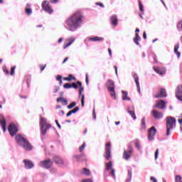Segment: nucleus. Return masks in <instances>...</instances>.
<instances>
[{
    "instance_id": "19",
    "label": "nucleus",
    "mask_w": 182,
    "mask_h": 182,
    "mask_svg": "<svg viewBox=\"0 0 182 182\" xmlns=\"http://www.w3.org/2000/svg\"><path fill=\"white\" fill-rule=\"evenodd\" d=\"M73 158L76 159L77 161H86V156L85 155V153L79 155H74Z\"/></svg>"
},
{
    "instance_id": "7",
    "label": "nucleus",
    "mask_w": 182,
    "mask_h": 182,
    "mask_svg": "<svg viewBox=\"0 0 182 182\" xmlns=\"http://www.w3.org/2000/svg\"><path fill=\"white\" fill-rule=\"evenodd\" d=\"M53 164V163L52 162V160H50V159L41 161L39 163L40 167H42L43 168H46L47 170H48V168H50Z\"/></svg>"
},
{
    "instance_id": "22",
    "label": "nucleus",
    "mask_w": 182,
    "mask_h": 182,
    "mask_svg": "<svg viewBox=\"0 0 182 182\" xmlns=\"http://www.w3.org/2000/svg\"><path fill=\"white\" fill-rule=\"evenodd\" d=\"M133 77L135 80V83H136V85L137 87L138 92H139V93H140V83L139 82V75H137L136 73H134L133 75Z\"/></svg>"
},
{
    "instance_id": "47",
    "label": "nucleus",
    "mask_w": 182,
    "mask_h": 182,
    "mask_svg": "<svg viewBox=\"0 0 182 182\" xmlns=\"http://www.w3.org/2000/svg\"><path fill=\"white\" fill-rule=\"evenodd\" d=\"M115 173H116V171H114V169L112 168L111 174L114 177V178L116 177Z\"/></svg>"
},
{
    "instance_id": "29",
    "label": "nucleus",
    "mask_w": 182,
    "mask_h": 182,
    "mask_svg": "<svg viewBox=\"0 0 182 182\" xmlns=\"http://www.w3.org/2000/svg\"><path fill=\"white\" fill-rule=\"evenodd\" d=\"M25 11H26V14H27V15L32 14V9H31V5L29 4H27Z\"/></svg>"
},
{
    "instance_id": "4",
    "label": "nucleus",
    "mask_w": 182,
    "mask_h": 182,
    "mask_svg": "<svg viewBox=\"0 0 182 182\" xmlns=\"http://www.w3.org/2000/svg\"><path fill=\"white\" fill-rule=\"evenodd\" d=\"M166 136H170V130L176 129V123H177V120L176 119L175 117H167L166 118Z\"/></svg>"
},
{
    "instance_id": "2",
    "label": "nucleus",
    "mask_w": 182,
    "mask_h": 182,
    "mask_svg": "<svg viewBox=\"0 0 182 182\" xmlns=\"http://www.w3.org/2000/svg\"><path fill=\"white\" fill-rule=\"evenodd\" d=\"M16 141L19 146L24 149V150H26V151H32V150H33V146L30 144L26 138L21 134H17L16 136Z\"/></svg>"
},
{
    "instance_id": "56",
    "label": "nucleus",
    "mask_w": 182,
    "mask_h": 182,
    "mask_svg": "<svg viewBox=\"0 0 182 182\" xmlns=\"http://www.w3.org/2000/svg\"><path fill=\"white\" fill-rule=\"evenodd\" d=\"M153 114H161V113H159L157 110H153L152 111Z\"/></svg>"
},
{
    "instance_id": "27",
    "label": "nucleus",
    "mask_w": 182,
    "mask_h": 182,
    "mask_svg": "<svg viewBox=\"0 0 182 182\" xmlns=\"http://www.w3.org/2000/svg\"><path fill=\"white\" fill-rule=\"evenodd\" d=\"M63 80H66L67 82H72V80H76V77H73L72 74L68 75V77H65L63 78Z\"/></svg>"
},
{
    "instance_id": "46",
    "label": "nucleus",
    "mask_w": 182,
    "mask_h": 182,
    "mask_svg": "<svg viewBox=\"0 0 182 182\" xmlns=\"http://www.w3.org/2000/svg\"><path fill=\"white\" fill-rule=\"evenodd\" d=\"M158 157H159V149H157L155 151V160H157Z\"/></svg>"
},
{
    "instance_id": "60",
    "label": "nucleus",
    "mask_w": 182,
    "mask_h": 182,
    "mask_svg": "<svg viewBox=\"0 0 182 182\" xmlns=\"http://www.w3.org/2000/svg\"><path fill=\"white\" fill-rule=\"evenodd\" d=\"M20 97H21V99H25V100L28 99V97L24 96V95H20Z\"/></svg>"
},
{
    "instance_id": "48",
    "label": "nucleus",
    "mask_w": 182,
    "mask_h": 182,
    "mask_svg": "<svg viewBox=\"0 0 182 182\" xmlns=\"http://www.w3.org/2000/svg\"><path fill=\"white\" fill-rule=\"evenodd\" d=\"M135 147L137 149V150H140V144L139 142H135Z\"/></svg>"
},
{
    "instance_id": "20",
    "label": "nucleus",
    "mask_w": 182,
    "mask_h": 182,
    "mask_svg": "<svg viewBox=\"0 0 182 182\" xmlns=\"http://www.w3.org/2000/svg\"><path fill=\"white\" fill-rule=\"evenodd\" d=\"M154 70L156 72V73H158V75H165L166 74V70L163 68H159V67H154Z\"/></svg>"
},
{
    "instance_id": "24",
    "label": "nucleus",
    "mask_w": 182,
    "mask_h": 182,
    "mask_svg": "<svg viewBox=\"0 0 182 182\" xmlns=\"http://www.w3.org/2000/svg\"><path fill=\"white\" fill-rule=\"evenodd\" d=\"M59 102H61L63 103V105H64L65 106L68 105V100H66L63 97H60L57 98V102L59 103Z\"/></svg>"
},
{
    "instance_id": "23",
    "label": "nucleus",
    "mask_w": 182,
    "mask_h": 182,
    "mask_svg": "<svg viewBox=\"0 0 182 182\" xmlns=\"http://www.w3.org/2000/svg\"><path fill=\"white\" fill-rule=\"evenodd\" d=\"M53 161H55V164H63V160L58 156H55L53 157Z\"/></svg>"
},
{
    "instance_id": "3",
    "label": "nucleus",
    "mask_w": 182,
    "mask_h": 182,
    "mask_svg": "<svg viewBox=\"0 0 182 182\" xmlns=\"http://www.w3.org/2000/svg\"><path fill=\"white\" fill-rule=\"evenodd\" d=\"M39 126L41 136H45L48 130L52 127V124L48 122V119L42 116H40Z\"/></svg>"
},
{
    "instance_id": "52",
    "label": "nucleus",
    "mask_w": 182,
    "mask_h": 182,
    "mask_svg": "<svg viewBox=\"0 0 182 182\" xmlns=\"http://www.w3.org/2000/svg\"><path fill=\"white\" fill-rule=\"evenodd\" d=\"M85 82L87 85H89V77L87 74H86V76H85Z\"/></svg>"
},
{
    "instance_id": "50",
    "label": "nucleus",
    "mask_w": 182,
    "mask_h": 182,
    "mask_svg": "<svg viewBox=\"0 0 182 182\" xmlns=\"http://www.w3.org/2000/svg\"><path fill=\"white\" fill-rule=\"evenodd\" d=\"M58 129H62V127L60 126V124H59V122H58V119L55 120Z\"/></svg>"
},
{
    "instance_id": "35",
    "label": "nucleus",
    "mask_w": 182,
    "mask_h": 182,
    "mask_svg": "<svg viewBox=\"0 0 182 182\" xmlns=\"http://www.w3.org/2000/svg\"><path fill=\"white\" fill-rule=\"evenodd\" d=\"M64 89H71L72 88V84L70 83H65L63 85Z\"/></svg>"
},
{
    "instance_id": "5",
    "label": "nucleus",
    "mask_w": 182,
    "mask_h": 182,
    "mask_svg": "<svg viewBox=\"0 0 182 182\" xmlns=\"http://www.w3.org/2000/svg\"><path fill=\"white\" fill-rule=\"evenodd\" d=\"M107 88L110 93L111 97L116 100V91H114V81L109 79L107 82Z\"/></svg>"
},
{
    "instance_id": "34",
    "label": "nucleus",
    "mask_w": 182,
    "mask_h": 182,
    "mask_svg": "<svg viewBox=\"0 0 182 182\" xmlns=\"http://www.w3.org/2000/svg\"><path fill=\"white\" fill-rule=\"evenodd\" d=\"M113 164L112 163V161H109L108 164H106V170H110Z\"/></svg>"
},
{
    "instance_id": "28",
    "label": "nucleus",
    "mask_w": 182,
    "mask_h": 182,
    "mask_svg": "<svg viewBox=\"0 0 182 182\" xmlns=\"http://www.w3.org/2000/svg\"><path fill=\"white\" fill-rule=\"evenodd\" d=\"M89 41H91L92 42L102 41H105V38L99 36H95L93 38H90Z\"/></svg>"
},
{
    "instance_id": "54",
    "label": "nucleus",
    "mask_w": 182,
    "mask_h": 182,
    "mask_svg": "<svg viewBox=\"0 0 182 182\" xmlns=\"http://www.w3.org/2000/svg\"><path fill=\"white\" fill-rule=\"evenodd\" d=\"M45 68H46V64L44 66L40 65L41 71L42 72L45 70Z\"/></svg>"
},
{
    "instance_id": "14",
    "label": "nucleus",
    "mask_w": 182,
    "mask_h": 182,
    "mask_svg": "<svg viewBox=\"0 0 182 182\" xmlns=\"http://www.w3.org/2000/svg\"><path fill=\"white\" fill-rule=\"evenodd\" d=\"M75 41H76V38H73V37L67 38L65 41V43L63 45V49H67V48H69V46H70V45H72V43H73V42H75Z\"/></svg>"
},
{
    "instance_id": "32",
    "label": "nucleus",
    "mask_w": 182,
    "mask_h": 182,
    "mask_svg": "<svg viewBox=\"0 0 182 182\" xmlns=\"http://www.w3.org/2000/svg\"><path fill=\"white\" fill-rule=\"evenodd\" d=\"M76 112H79V107H75L73 109L68 112L67 114H73V113H76Z\"/></svg>"
},
{
    "instance_id": "21",
    "label": "nucleus",
    "mask_w": 182,
    "mask_h": 182,
    "mask_svg": "<svg viewBox=\"0 0 182 182\" xmlns=\"http://www.w3.org/2000/svg\"><path fill=\"white\" fill-rule=\"evenodd\" d=\"M156 106L157 109H164V107H166V102H164V100H161L157 102Z\"/></svg>"
},
{
    "instance_id": "1",
    "label": "nucleus",
    "mask_w": 182,
    "mask_h": 182,
    "mask_svg": "<svg viewBox=\"0 0 182 182\" xmlns=\"http://www.w3.org/2000/svg\"><path fill=\"white\" fill-rule=\"evenodd\" d=\"M84 18L83 14L79 11L71 15L67 21H65L66 25H68L69 28V31L75 32L83 22Z\"/></svg>"
},
{
    "instance_id": "33",
    "label": "nucleus",
    "mask_w": 182,
    "mask_h": 182,
    "mask_svg": "<svg viewBox=\"0 0 182 182\" xmlns=\"http://www.w3.org/2000/svg\"><path fill=\"white\" fill-rule=\"evenodd\" d=\"M82 174H85L86 176H90V171L89 169L84 168L82 169Z\"/></svg>"
},
{
    "instance_id": "61",
    "label": "nucleus",
    "mask_w": 182,
    "mask_h": 182,
    "mask_svg": "<svg viewBox=\"0 0 182 182\" xmlns=\"http://www.w3.org/2000/svg\"><path fill=\"white\" fill-rule=\"evenodd\" d=\"M77 85H78L80 87H82V82L80 81H77Z\"/></svg>"
},
{
    "instance_id": "38",
    "label": "nucleus",
    "mask_w": 182,
    "mask_h": 182,
    "mask_svg": "<svg viewBox=\"0 0 182 182\" xmlns=\"http://www.w3.org/2000/svg\"><path fill=\"white\" fill-rule=\"evenodd\" d=\"M153 116L154 119H156V120H160V119H163L162 114H154Z\"/></svg>"
},
{
    "instance_id": "62",
    "label": "nucleus",
    "mask_w": 182,
    "mask_h": 182,
    "mask_svg": "<svg viewBox=\"0 0 182 182\" xmlns=\"http://www.w3.org/2000/svg\"><path fill=\"white\" fill-rule=\"evenodd\" d=\"M131 116L134 120H136V119H137V117H136V114H132Z\"/></svg>"
},
{
    "instance_id": "25",
    "label": "nucleus",
    "mask_w": 182,
    "mask_h": 182,
    "mask_svg": "<svg viewBox=\"0 0 182 182\" xmlns=\"http://www.w3.org/2000/svg\"><path fill=\"white\" fill-rule=\"evenodd\" d=\"M180 48V43H178L176 45H175L174 46V53H176V55L178 56V58H180L181 56V53L180 52H178V49Z\"/></svg>"
},
{
    "instance_id": "17",
    "label": "nucleus",
    "mask_w": 182,
    "mask_h": 182,
    "mask_svg": "<svg viewBox=\"0 0 182 182\" xmlns=\"http://www.w3.org/2000/svg\"><path fill=\"white\" fill-rule=\"evenodd\" d=\"M23 163H24L25 168H26L27 170L33 168V167L35 166V164H33L31 161L28 159H24L23 161Z\"/></svg>"
},
{
    "instance_id": "42",
    "label": "nucleus",
    "mask_w": 182,
    "mask_h": 182,
    "mask_svg": "<svg viewBox=\"0 0 182 182\" xmlns=\"http://www.w3.org/2000/svg\"><path fill=\"white\" fill-rule=\"evenodd\" d=\"M139 10L141 12H144V9L143 8V4H141V1H139Z\"/></svg>"
},
{
    "instance_id": "64",
    "label": "nucleus",
    "mask_w": 182,
    "mask_h": 182,
    "mask_svg": "<svg viewBox=\"0 0 182 182\" xmlns=\"http://www.w3.org/2000/svg\"><path fill=\"white\" fill-rule=\"evenodd\" d=\"M178 122L179 124H182V118L178 119Z\"/></svg>"
},
{
    "instance_id": "37",
    "label": "nucleus",
    "mask_w": 182,
    "mask_h": 182,
    "mask_svg": "<svg viewBox=\"0 0 182 182\" xmlns=\"http://www.w3.org/2000/svg\"><path fill=\"white\" fill-rule=\"evenodd\" d=\"M127 112H128L129 114H134V108L129 107L127 109Z\"/></svg>"
},
{
    "instance_id": "8",
    "label": "nucleus",
    "mask_w": 182,
    "mask_h": 182,
    "mask_svg": "<svg viewBox=\"0 0 182 182\" xmlns=\"http://www.w3.org/2000/svg\"><path fill=\"white\" fill-rule=\"evenodd\" d=\"M42 8L45 12H47V14H53V9H52V6H50L49 1H43L42 3Z\"/></svg>"
},
{
    "instance_id": "11",
    "label": "nucleus",
    "mask_w": 182,
    "mask_h": 182,
    "mask_svg": "<svg viewBox=\"0 0 182 182\" xmlns=\"http://www.w3.org/2000/svg\"><path fill=\"white\" fill-rule=\"evenodd\" d=\"M8 130L12 137H14V136L18 133V128L16 127V125H15L13 122L11 123L9 126Z\"/></svg>"
},
{
    "instance_id": "57",
    "label": "nucleus",
    "mask_w": 182,
    "mask_h": 182,
    "mask_svg": "<svg viewBox=\"0 0 182 182\" xmlns=\"http://www.w3.org/2000/svg\"><path fill=\"white\" fill-rule=\"evenodd\" d=\"M51 4H56L59 2V0H50Z\"/></svg>"
},
{
    "instance_id": "59",
    "label": "nucleus",
    "mask_w": 182,
    "mask_h": 182,
    "mask_svg": "<svg viewBox=\"0 0 182 182\" xmlns=\"http://www.w3.org/2000/svg\"><path fill=\"white\" fill-rule=\"evenodd\" d=\"M108 52H109V55L110 58H112V49L108 48Z\"/></svg>"
},
{
    "instance_id": "45",
    "label": "nucleus",
    "mask_w": 182,
    "mask_h": 182,
    "mask_svg": "<svg viewBox=\"0 0 182 182\" xmlns=\"http://www.w3.org/2000/svg\"><path fill=\"white\" fill-rule=\"evenodd\" d=\"M83 90H85V88H83V87H80V90H79V95L82 96V92H83Z\"/></svg>"
},
{
    "instance_id": "55",
    "label": "nucleus",
    "mask_w": 182,
    "mask_h": 182,
    "mask_svg": "<svg viewBox=\"0 0 182 182\" xmlns=\"http://www.w3.org/2000/svg\"><path fill=\"white\" fill-rule=\"evenodd\" d=\"M96 5H99V6H101V8H105V5L102 3H97Z\"/></svg>"
},
{
    "instance_id": "10",
    "label": "nucleus",
    "mask_w": 182,
    "mask_h": 182,
    "mask_svg": "<svg viewBox=\"0 0 182 182\" xmlns=\"http://www.w3.org/2000/svg\"><path fill=\"white\" fill-rule=\"evenodd\" d=\"M156 133H157V129L154 126L151 127L148 131V140H150L151 141L154 140Z\"/></svg>"
},
{
    "instance_id": "15",
    "label": "nucleus",
    "mask_w": 182,
    "mask_h": 182,
    "mask_svg": "<svg viewBox=\"0 0 182 182\" xmlns=\"http://www.w3.org/2000/svg\"><path fill=\"white\" fill-rule=\"evenodd\" d=\"M176 96L178 100H181V102H182V85L177 86Z\"/></svg>"
},
{
    "instance_id": "63",
    "label": "nucleus",
    "mask_w": 182,
    "mask_h": 182,
    "mask_svg": "<svg viewBox=\"0 0 182 182\" xmlns=\"http://www.w3.org/2000/svg\"><path fill=\"white\" fill-rule=\"evenodd\" d=\"M82 182H92V179H85Z\"/></svg>"
},
{
    "instance_id": "49",
    "label": "nucleus",
    "mask_w": 182,
    "mask_h": 182,
    "mask_svg": "<svg viewBox=\"0 0 182 182\" xmlns=\"http://www.w3.org/2000/svg\"><path fill=\"white\" fill-rule=\"evenodd\" d=\"M177 28L178 29H182V21H180L178 25H177Z\"/></svg>"
},
{
    "instance_id": "18",
    "label": "nucleus",
    "mask_w": 182,
    "mask_h": 182,
    "mask_svg": "<svg viewBox=\"0 0 182 182\" xmlns=\"http://www.w3.org/2000/svg\"><path fill=\"white\" fill-rule=\"evenodd\" d=\"M110 23L112 25V26H117V25H119L117 16L114 14L110 17Z\"/></svg>"
},
{
    "instance_id": "40",
    "label": "nucleus",
    "mask_w": 182,
    "mask_h": 182,
    "mask_svg": "<svg viewBox=\"0 0 182 182\" xmlns=\"http://www.w3.org/2000/svg\"><path fill=\"white\" fill-rule=\"evenodd\" d=\"M75 106H76V102H73L68 106V109H73Z\"/></svg>"
},
{
    "instance_id": "39",
    "label": "nucleus",
    "mask_w": 182,
    "mask_h": 182,
    "mask_svg": "<svg viewBox=\"0 0 182 182\" xmlns=\"http://www.w3.org/2000/svg\"><path fill=\"white\" fill-rule=\"evenodd\" d=\"M85 147H86V144L85 142H83L82 146H80V148H79L80 153H82L83 151V150H85Z\"/></svg>"
},
{
    "instance_id": "36",
    "label": "nucleus",
    "mask_w": 182,
    "mask_h": 182,
    "mask_svg": "<svg viewBox=\"0 0 182 182\" xmlns=\"http://www.w3.org/2000/svg\"><path fill=\"white\" fill-rule=\"evenodd\" d=\"M175 181L176 182H182V178L181 176L177 175L175 178Z\"/></svg>"
},
{
    "instance_id": "9",
    "label": "nucleus",
    "mask_w": 182,
    "mask_h": 182,
    "mask_svg": "<svg viewBox=\"0 0 182 182\" xmlns=\"http://www.w3.org/2000/svg\"><path fill=\"white\" fill-rule=\"evenodd\" d=\"M112 144L108 142L105 145V156L106 160H110V157H112Z\"/></svg>"
},
{
    "instance_id": "12",
    "label": "nucleus",
    "mask_w": 182,
    "mask_h": 182,
    "mask_svg": "<svg viewBox=\"0 0 182 182\" xmlns=\"http://www.w3.org/2000/svg\"><path fill=\"white\" fill-rule=\"evenodd\" d=\"M154 97H156V99L167 97V92H166V89L161 88L159 92L154 95Z\"/></svg>"
},
{
    "instance_id": "58",
    "label": "nucleus",
    "mask_w": 182,
    "mask_h": 182,
    "mask_svg": "<svg viewBox=\"0 0 182 182\" xmlns=\"http://www.w3.org/2000/svg\"><path fill=\"white\" fill-rule=\"evenodd\" d=\"M143 38L144 39H147V35L146 34V31H144L143 33Z\"/></svg>"
},
{
    "instance_id": "51",
    "label": "nucleus",
    "mask_w": 182,
    "mask_h": 182,
    "mask_svg": "<svg viewBox=\"0 0 182 182\" xmlns=\"http://www.w3.org/2000/svg\"><path fill=\"white\" fill-rule=\"evenodd\" d=\"M150 180L151 181H153V182H157V179H156V178H154V176H151Z\"/></svg>"
},
{
    "instance_id": "53",
    "label": "nucleus",
    "mask_w": 182,
    "mask_h": 182,
    "mask_svg": "<svg viewBox=\"0 0 182 182\" xmlns=\"http://www.w3.org/2000/svg\"><path fill=\"white\" fill-rule=\"evenodd\" d=\"M62 80V75H57L56 80L60 82Z\"/></svg>"
},
{
    "instance_id": "16",
    "label": "nucleus",
    "mask_w": 182,
    "mask_h": 182,
    "mask_svg": "<svg viewBox=\"0 0 182 182\" xmlns=\"http://www.w3.org/2000/svg\"><path fill=\"white\" fill-rule=\"evenodd\" d=\"M0 124L2 127L3 132H6V119H5V117L4 114H0Z\"/></svg>"
},
{
    "instance_id": "44",
    "label": "nucleus",
    "mask_w": 182,
    "mask_h": 182,
    "mask_svg": "<svg viewBox=\"0 0 182 182\" xmlns=\"http://www.w3.org/2000/svg\"><path fill=\"white\" fill-rule=\"evenodd\" d=\"M71 87H73V89H77L78 86L76 82H73L71 84Z\"/></svg>"
},
{
    "instance_id": "41",
    "label": "nucleus",
    "mask_w": 182,
    "mask_h": 182,
    "mask_svg": "<svg viewBox=\"0 0 182 182\" xmlns=\"http://www.w3.org/2000/svg\"><path fill=\"white\" fill-rule=\"evenodd\" d=\"M81 106L82 107H85V95H82L81 97Z\"/></svg>"
},
{
    "instance_id": "43",
    "label": "nucleus",
    "mask_w": 182,
    "mask_h": 182,
    "mask_svg": "<svg viewBox=\"0 0 182 182\" xmlns=\"http://www.w3.org/2000/svg\"><path fill=\"white\" fill-rule=\"evenodd\" d=\"M141 123L142 124V127H146V119L144 117L141 119Z\"/></svg>"
},
{
    "instance_id": "26",
    "label": "nucleus",
    "mask_w": 182,
    "mask_h": 182,
    "mask_svg": "<svg viewBox=\"0 0 182 182\" xmlns=\"http://www.w3.org/2000/svg\"><path fill=\"white\" fill-rule=\"evenodd\" d=\"M139 41H141V38H140V36H139V33H136L135 38H134V42L139 46L140 45V43H139Z\"/></svg>"
},
{
    "instance_id": "31",
    "label": "nucleus",
    "mask_w": 182,
    "mask_h": 182,
    "mask_svg": "<svg viewBox=\"0 0 182 182\" xmlns=\"http://www.w3.org/2000/svg\"><path fill=\"white\" fill-rule=\"evenodd\" d=\"M122 94H123V96H122V100H130V97H127V91H122Z\"/></svg>"
},
{
    "instance_id": "13",
    "label": "nucleus",
    "mask_w": 182,
    "mask_h": 182,
    "mask_svg": "<svg viewBox=\"0 0 182 182\" xmlns=\"http://www.w3.org/2000/svg\"><path fill=\"white\" fill-rule=\"evenodd\" d=\"M15 69H16V66L14 65L11 67V71L9 73V70L6 68V65L3 66L2 70L6 75H11V76H14L15 75Z\"/></svg>"
},
{
    "instance_id": "6",
    "label": "nucleus",
    "mask_w": 182,
    "mask_h": 182,
    "mask_svg": "<svg viewBox=\"0 0 182 182\" xmlns=\"http://www.w3.org/2000/svg\"><path fill=\"white\" fill-rule=\"evenodd\" d=\"M134 152V151L133 150L132 145L129 144L127 149L124 151L123 157L124 160H129Z\"/></svg>"
},
{
    "instance_id": "30",
    "label": "nucleus",
    "mask_w": 182,
    "mask_h": 182,
    "mask_svg": "<svg viewBox=\"0 0 182 182\" xmlns=\"http://www.w3.org/2000/svg\"><path fill=\"white\" fill-rule=\"evenodd\" d=\"M132 169H128V176L127 178L126 182L132 181Z\"/></svg>"
}]
</instances>
